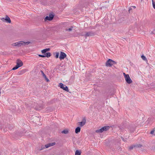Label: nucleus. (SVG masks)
<instances>
[{"label":"nucleus","instance_id":"1","mask_svg":"<svg viewBox=\"0 0 155 155\" xmlns=\"http://www.w3.org/2000/svg\"><path fill=\"white\" fill-rule=\"evenodd\" d=\"M117 62L111 59H109L105 63L107 67H110L114 64H116Z\"/></svg>","mask_w":155,"mask_h":155},{"label":"nucleus","instance_id":"2","mask_svg":"<svg viewBox=\"0 0 155 155\" xmlns=\"http://www.w3.org/2000/svg\"><path fill=\"white\" fill-rule=\"evenodd\" d=\"M110 128L109 126H105L101 128L100 129L96 130L95 132L97 133H102L104 131H107Z\"/></svg>","mask_w":155,"mask_h":155},{"label":"nucleus","instance_id":"3","mask_svg":"<svg viewBox=\"0 0 155 155\" xmlns=\"http://www.w3.org/2000/svg\"><path fill=\"white\" fill-rule=\"evenodd\" d=\"M124 74L126 82L129 84L131 83L132 81L129 75L128 74H125V73H124Z\"/></svg>","mask_w":155,"mask_h":155},{"label":"nucleus","instance_id":"4","mask_svg":"<svg viewBox=\"0 0 155 155\" xmlns=\"http://www.w3.org/2000/svg\"><path fill=\"white\" fill-rule=\"evenodd\" d=\"M23 43H24V41H19L18 42L12 44V45L14 46L19 47L21 46V45H23Z\"/></svg>","mask_w":155,"mask_h":155},{"label":"nucleus","instance_id":"5","mask_svg":"<svg viewBox=\"0 0 155 155\" xmlns=\"http://www.w3.org/2000/svg\"><path fill=\"white\" fill-rule=\"evenodd\" d=\"M54 16V15L52 14H50L49 16H46L45 18V21H46L47 20H52Z\"/></svg>","mask_w":155,"mask_h":155},{"label":"nucleus","instance_id":"6","mask_svg":"<svg viewBox=\"0 0 155 155\" xmlns=\"http://www.w3.org/2000/svg\"><path fill=\"white\" fill-rule=\"evenodd\" d=\"M1 20L2 21H5L8 23H10L11 22V21L10 18L8 15H6L5 18H2L1 19Z\"/></svg>","mask_w":155,"mask_h":155},{"label":"nucleus","instance_id":"7","mask_svg":"<svg viewBox=\"0 0 155 155\" xmlns=\"http://www.w3.org/2000/svg\"><path fill=\"white\" fill-rule=\"evenodd\" d=\"M94 33L92 31H90L88 32H86L85 34L84 35L85 37L86 38L87 37L92 36H94Z\"/></svg>","mask_w":155,"mask_h":155},{"label":"nucleus","instance_id":"8","mask_svg":"<svg viewBox=\"0 0 155 155\" xmlns=\"http://www.w3.org/2000/svg\"><path fill=\"white\" fill-rule=\"evenodd\" d=\"M67 56V55L64 52L61 51L60 53V56L59 57L60 60L64 59Z\"/></svg>","mask_w":155,"mask_h":155},{"label":"nucleus","instance_id":"9","mask_svg":"<svg viewBox=\"0 0 155 155\" xmlns=\"http://www.w3.org/2000/svg\"><path fill=\"white\" fill-rule=\"evenodd\" d=\"M86 123V119L85 117H84L81 122H78L79 125L81 127L84 126Z\"/></svg>","mask_w":155,"mask_h":155},{"label":"nucleus","instance_id":"10","mask_svg":"<svg viewBox=\"0 0 155 155\" xmlns=\"http://www.w3.org/2000/svg\"><path fill=\"white\" fill-rule=\"evenodd\" d=\"M23 63L22 61L19 59H18L16 61V65L19 67H21L23 65Z\"/></svg>","mask_w":155,"mask_h":155},{"label":"nucleus","instance_id":"11","mask_svg":"<svg viewBox=\"0 0 155 155\" xmlns=\"http://www.w3.org/2000/svg\"><path fill=\"white\" fill-rule=\"evenodd\" d=\"M55 142H52L51 143H48L45 145L46 148H48L50 147L53 146L55 144Z\"/></svg>","mask_w":155,"mask_h":155},{"label":"nucleus","instance_id":"12","mask_svg":"<svg viewBox=\"0 0 155 155\" xmlns=\"http://www.w3.org/2000/svg\"><path fill=\"white\" fill-rule=\"evenodd\" d=\"M41 72L42 76L45 78V80L48 82H49V79L46 77V75L42 71H41Z\"/></svg>","mask_w":155,"mask_h":155},{"label":"nucleus","instance_id":"13","mask_svg":"<svg viewBox=\"0 0 155 155\" xmlns=\"http://www.w3.org/2000/svg\"><path fill=\"white\" fill-rule=\"evenodd\" d=\"M50 50V49L49 48H47L42 50L41 51L42 53H45L49 51Z\"/></svg>","mask_w":155,"mask_h":155},{"label":"nucleus","instance_id":"14","mask_svg":"<svg viewBox=\"0 0 155 155\" xmlns=\"http://www.w3.org/2000/svg\"><path fill=\"white\" fill-rule=\"evenodd\" d=\"M81 131V128L80 127H77L75 129V133L78 134Z\"/></svg>","mask_w":155,"mask_h":155},{"label":"nucleus","instance_id":"15","mask_svg":"<svg viewBox=\"0 0 155 155\" xmlns=\"http://www.w3.org/2000/svg\"><path fill=\"white\" fill-rule=\"evenodd\" d=\"M69 133V130L68 129H66L64 130L61 131V133L67 134H68Z\"/></svg>","mask_w":155,"mask_h":155},{"label":"nucleus","instance_id":"16","mask_svg":"<svg viewBox=\"0 0 155 155\" xmlns=\"http://www.w3.org/2000/svg\"><path fill=\"white\" fill-rule=\"evenodd\" d=\"M62 89L63 90H64L65 91H66L67 92L69 91V90H68V87L67 86H66L65 85L64 86V87L62 88Z\"/></svg>","mask_w":155,"mask_h":155},{"label":"nucleus","instance_id":"17","mask_svg":"<svg viewBox=\"0 0 155 155\" xmlns=\"http://www.w3.org/2000/svg\"><path fill=\"white\" fill-rule=\"evenodd\" d=\"M81 151L77 150L76 151L75 155H81Z\"/></svg>","mask_w":155,"mask_h":155},{"label":"nucleus","instance_id":"18","mask_svg":"<svg viewBox=\"0 0 155 155\" xmlns=\"http://www.w3.org/2000/svg\"><path fill=\"white\" fill-rule=\"evenodd\" d=\"M134 145L135 146V147L136 148H140L142 146V145L140 144H136L135 145Z\"/></svg>","mask_w":155,"mask_h":155},{"label":"nucleus","instance_id":"19","mask_svg":"<svg viewBox=\"0 0 155 155\" xmlns=\"http://www.w3.org/2000/svg\"><path fill=\"white\" fill-rule=\"evenodd\" d=\"M73 28V27L72 26H71L70 27V28H69L68 29H65L66 31H71L72 30V29Z\"/></svg>","mask_w":155,"mask_h":155},{"label":"nucleus","instance_id":"20","mask_svg":"<svg viewBox=\"0 0 155 155\" xmlns=\"http://www.w3.org/2000/svg\"><path fill=\"white\" fill-rule=\"evenodd\" d=\"M45 55V57L49 58L51 56V54L50 52H47V55Z\"/></svg>","mask_w":155,"mask_h":155},{"label":"nucleus","instance_id":"21","mask_svg":"<svg viewBox=\"0 0 155 155\" xmlns=\"http://www.w3.org/2000/svg\"><path fill=\"white\" fill-rule=\"evenodd\" d=\"M24 43L23 44V45H28L30 43H31L30 41H27V42H25L24 41Z\"/></svg>","mask_w":155,"mask_h":155},{"label":"nucleus","instance_id":"22","mask_svg":"<svg viewBox=\"0 0 155 155\" xmlns=\"http://www.w3.org/2000/svg\"><path fill=\"white\" fill-rule=\"evenodd\" d=\"M26 71V70H22L20 72H19V73H20L19 74H22L25 72Z\"/></svg>","mask_w":155,"mask_h":155},{"label":"nucleus","instance_id":"23","mask_svg":"<svg viewBox=\"0 0 155 155\" xmlns=\"http://www.w3.org/2000/svg\"><path fill=\"white\" fill-rule=\"evenodd\" d=\"M65 85H64L62 83H60L59 84V86L62 89V88Z\"/></svg>","mask_w":155,"mask_h":155},{"label":"nucleus","instance_id":"24","mask_svg":"<svg viewBox=\"0 0 155 155\" xmlns=\"http://www.w3.org/2000/svg\"><path fill=\"white\" fill-rule=\"evenodd\" d=\"M134 147H135V146L134 145H132L129 147V149L130 150L133 149V148Z\"/></svg>","mask_w":155,"mask_h":155},{"label":"nucleus","instance_id":"25","mask_svg":"<svg viewBox=\"0 0 155 155\" xmlns=\"http://www.w3.org/2000/svg\"><path fill=\"white\" fill-rule=\"evenodd\" d=\"M141 58H142L143 60L144 61H147V59L146 58V57L143 55H142L141 56Z\"/></svg>","mask_w":155,"mask_h":155},{"label":"nucleus","instance_id":"26","mask_svg":"<svg viewBox=\"0 0 155 155\" xmlns=\"http://www.w3.org/2000/svg\"><path fill=\"white\" fill-rule=\"evenodd\" d=\"M130 130L131 133H133L134 131L135 128L134 127H133L132 128H130Z\"/></svg>","mask_w":155,"mask_h":155},{"label":"nucleus","instance_id":"27","mask_svg":"<svg viewBox=\"0 0 155 155\" xmlns=\"http://www.w3.org/2000/svg\"><path fill=\"white\" fill-rule=\"evenodd\" d=\"M19 68V67H18L16 65L15 67H14V68H13L12 69V70H15L17 69L18 68Z\"/></svg>","mask_w":155,"mask_h":155},{"label":"nucleus","instance_id":"28","mask_svg":"<svg viewBox=\"0 0 155 155\" xmlns=\"http://www.w3.org/2000/svg\"><path fill=\"white\" fill-rule=\"evenodd\" d=\"M152 0V5L153 7V8L155 9V2H154L153 0Z\"/></svg>","mask_w":155,"mask_h":155},{"label":"nucleus","instance_id":"29","mask_svg":"<svg viewBox=\"0 0 155 155\" xmlns=\"http://www.w3.org/2000/svg\"><path fill=\"white\" fill-rule=\"evenodd\" d=\"M59 56V53L58 52L56 53V55L55 57L56 58H58Z\"/></svg>","mask_w":155,"mask_h":155},{"label":"nucleus","instance_id":"30","mask_svg":"<svg viewBox=\"0 0 155 155\" xmlns=\"http://www.w3.org/2000/svg\"><path fill=\"white\" fill-rule=\"evenodd\" d=\"M155 128L153 129V130H152L150 132V134H153L154 133V131H155Z\"/></svg>","mask_w":155,"mask_h":155},{"label":"nucleus","instance_id":"31","mask_svg":"<svg viewBox=\"0 0 155 155\" xmlns=\"http://www.w3.org/2000/svg\"><path fill=\"white\" fill-rule=\"evenodd\" d=\"M38 56L39 57L44 58L45 57V55H41V54H38Z\"/></svg>","mask_w":155,"mask_h":155},{"label":"nucleus","instance_id":"32","mask_svg":"<svg viewBox=\"0 0 155 155\" xmlns=\"http://www.w3.org/2000/svg\"><path fill=\"white\" fill-rule=\"evenodd\" d=\"M151 33L153 34H155V29L153 31H152Z\"/></svg>","mask_w":155,"mask_h":155},{"label":"nucleus","instance_id":"33","mask_svg":"<svg viewBox=\"0 0 155 155\" xmlns=\"http://www.w3.org/2000/svg\"><path fill=\"white\" fill-rule=\"evenodd\" d=\"M153 120V119L152 118H149L148 119V121H150L151 120Z\"/></svg>","mask_w":155,"mask_h":155},{"label":"nucleus","instance_id":"34","mask_svg":"<svg viewBox=\"0 0 155 155\" xmlns=\"http://www.w3.org/2000/svg\"><path fill=\"white\" fill-rule=\"evenodd\" d=\"M39 108H40V109L38 108H36V107L35 108L36 110H40L41 108V107H40Z\"/></svg>","mask_w":155,"mask_h":155},{"label":"nucleus","instance_id":"35","mask_svg":"<svg viewBox=\"0 0 155 155\" xmlns=\"http://www.w3.org/2000/svg\"><path fill=\"white\" fill-rule=\"evenodd\" d=\"M44 55H47V52H46L45 53H44Z\"/></svg>","mask_w":155,"mask_h":155},{"label":"nucleus","instance_id":"36","mask_svg":"<svg viewBox=\"0 0 155 155\" xmlns=\"http://www.w3.org/2000/svg\"><path fill=\"white\" fill-rule=\"evenodd\" d=\"M134 8H136V7L135 6H132Z\"/></svg>","mask_w":155,"mask_h":155},{"label":"nucleus","instance_id":"37","mask_svg":"<svg viewBox=\"0 0 155 155\" xmlns=\"http://www.w3.org/2000/svg\"><path fill=\"white\" fill-rule=\"evenodd\" d=\"M121 138L122 139V140H123L124 141V139L123 138L121 137Z\"/></svg>","mask_w":155,"mask_h":155}]
</instances>
